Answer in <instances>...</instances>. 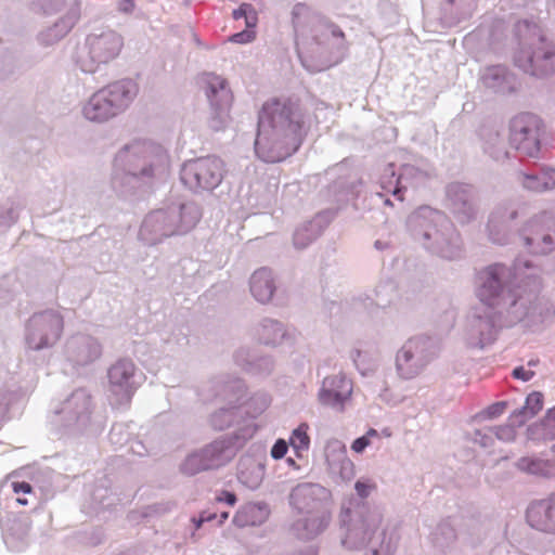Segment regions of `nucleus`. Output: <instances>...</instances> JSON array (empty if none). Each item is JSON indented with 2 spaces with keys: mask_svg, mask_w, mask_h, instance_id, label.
<instances>
[{
  "mask_svg": "<svg viewBox=\"0 0 555 555\" xmlns=\"http://www.w3.org/2000/svg\"><path fill=\"white\" fill-rule=\"evenodd\" d=\"M305 133L304 115L297 101L269 99L259 113L255 151L263 162H282L299 149Z\"/></svg>",
  "mask_w": 555,
  "mask_h": 555,
  "instance_id": "f257e3e1",
  "label": "nucleus"
},
{
  "mask_svg": "<svg viewBox=\"0 0 555 555\" xmlns=\"http://www.w3.org/2000/svg\"><path fill=\"white\" fill-rule=\"evenodd\" d=\"M516 33L519 49L515 54V63L525 73L543 77L555 72V50L537 24L522 21L517 23Z\"/></svg>",
  "mask_w": 555,
  "mask_h": 555,
  "instance_id": "f03ea898",
  "label": "nucleus"
},
{
  "mask_svg": "<svg viewBox=\"0 0 555 555\" xmlns=\"http://www.w3.org/2000/svg\"><path fill=\"white\" fill-rule=\"evenodd\" d=\"M138 94L131 80H119L93 93L83 105L82 113L91 121H106L124 112Z\"/></svg>",
  "mask_w": 555,
  "mask_h": 555,
  "instance_id": "7ed1b4c3",
  "label": "nucleus"
},
{
  "mask_svg": "<svg viewBox=\"0 0 555 555\" xmlns=\"http://www.w3.org/2000/svg\"><path fill=\"white\" fill-rule=\"evenodd\" d=\"M117 159L126 164L133 176H152L155 170L169 166V156L164 147L150 141L131 143L118 154Z\"/></svg>",
  "mask_w": 555,
  "mask_h": 555,
  "instance_id": "20e7f679",
  "label": "nucleus"
},
{
  "mask_svg": "<svg viewBox=\"0 0 555 555\" xmlns=\"http://www.w3.org/2000/svg\"><path fill=\"white\" fill-rule=\"evenodd\" d=\"M122 48L121 37L113 30L91 34L78 53V62L85 72H93L99 65L114 60Z\"/></svg>",
  "mask_w": 555,
  "mask_h": 555,
  "instance_id": "39448f33",
  "label": "nucleus"
},
{
  "mask_svg": "<svg viewBox=\"0 0 555 555\" xmlns=\"http://www.w3.org/2000/svg\"><path fill=\"white\" fill-rule=\"evenodd\" d=\"M223 176V164L217 157H203L185 163L181 180L192 190H211L218 186Z\"/></svg>",
  "mask_w": 555,
  "mask_h": 555,
  "instance_id": "423d86ee",
  "label": "nucleus"
},
{
  "mask_svg": "<svg viewBox=\"0 0 555 555\" xmlns=\"http://www.w3.org/2000/svg\"><path fill=\"white\" fill-rule=\"evenodd\" d=\"M201 81L212 108L211 127L215 130H221L230 120L233 103L232 91L227 81L215 74H204Z\"/></svg>",
  "mask_w": 555,
  "mask_h": 555,
  "instance_id": "0eeeda50",
  "label": "nucleus"
},
{
  "mask_svg": "<svg viewBox=\"0 0 555 555\" xmlns=\"http://www.w3.org/2000/svg\"><path fill=\"white\" fill-rule=\"evenodd\" d=\"M541 120L533 114L522 113L511 122L509 140L522 154L534 157L540 151Z\"/></svg>",
  "mask_w": 555,
  "mask_h": 555,
  "instance_id": "6e6552de",
  "label": "nucleus"
},
{
  "mask_svg": "<svg viewBox=\"0 0 555 555\" xmlns=\"http://www.w3.org/2000/svg\"><path fill=\"white\" fill-rule=\"evenodd\" d=\"M63 318L57 312L34 315L28 324L27 343L31 349H41L54 344L63 332Z\"/></svg>",
  "mask_w": 555,
  "mask_h": 555,
  "instance_id": "1a4fd4ad",
  "label": "nucleus"
},
{
  "mask_svg": "<svg viewBox=\"0 0 555 555\" xmlns=\"http://www.w3.org/2000/svg\"><path fill=\"white\" fill-rule=\"evenodd\" d=\"M504 268L502 266H490L478 273V289L477 296L480 301L488 307H499L506 302L508 297V305L516 304V299L512 298L509 293L505 294L501 284Z\"/></svg>",
  "mask_w": 555,
  "mask_h": 555,
  "instance_id": "9d476101",
  "label": "nucleus"
},
{
  "mask_svg": "<svg viewBox=\"0 0 555 555\" xmlns=\"http://www.w3.org/2000/svg\"><path fill=\"white\" fill-rule=\"evenodd\" d=\"M429 345L428 339L421 337L405 343L397 354V369L401 377L412 378L418 374L427 361Z\"/></svg>",
  "mask_w": 555,
  "mask_h": 555,
  "instance_id": "9b49d317",
  "label": "nucleus"
},
{
  "mask_svg": "<svg viewBox=\"0 0 555 555\" xmlns=\"http://www.w3.org/2000/svg\"><path fill=\"white\" fill-rule=\"evenodd\" d=\"M527 521L539 531L555 533V493L532 502L527 509Z\"/></svg>",
  "mask_w": 555,
  "mask_h": 555,
  "instance_id": "f8f14e48",
  "label": "nucleus"
},
{
  "mask_svg": "<svg viewBox=\"0 0 555 555\" xmlns=\"http://www.w3.org/2000/svg\"><path fill=\"white\" fill-rule=\"evenodd\" d=\"M362 539L366 541L369 547L366 555H392L396 550L393 534L380 527V519L366 522Z\"/></svg>",
  "mask_w": 555,
  "mask_h": 555,
  "instance_id": "ddd939ff",
  "label": "nucleus"
},
{
  "mask_svg": "<svg viewBox=\"0 0 555 555\" xmlns=\"http://www.w3.org/2000/svg\"><path fill=\"white\" fill-rule=\"evenodd\" d=\"M352 392V383L344 375H334L324 379L323 388L319 393L322 404L343 409L344 403Z\"/></svg>",
  "mask_w": 555,
  "mask_h": 555,
  "instance_id": "4468645a",
  "label": "nucleus"
},
{
  "mask_svg": "<svg viewBox=\"0 0 555 555\" xmlns=\"http://www.w3.org/2000/svg\"><path fill=\"white\" fill-rule=\"evenodd\" d=\"M134 364L130 360H119L108 370V379L112 391L115 395L124 396L130 401L134 387L131 379L134 375Z\"/></svg>",
  "mask_w": 555,
  "mask_h": 555,
  "instance_id": "2eb2a0df",
  "label": "nucleus"
},
{
  "mask_svg": "<svg viewBox=\"0 0 555 555\" xmlns=\"http://www.w3.org/2000/svg\"><path fill=\"white\" fill-rule=\"evenodd\" d=\"M219 452L214 447H208L201 452L191 454L182 464V472L188 476L216 468L220 465Z\"/></svg>",
  "mask_w": 555,
  "mask_h": 555,
  "instance_id": "dca6fc26",
  "label": "nucleus"
},
{
  "mask_svg": "<svg viewBox=\"0 0 555 555\" xmlns=\"http://www.w3.org/2000/svg\"><path fill=\"white\" fill-rule=\"evenodd\" d=\"M250 292L259 302H269L275 292L272 272L267 268L256 270L250 278Z\"/></svg>",
  "mask_w": 555,
  "mask_h": 555,
  "instance_id": "f3484780",
  "label": "nucleus"
},
{
  "mask_svg": "<svg viewBox=\"0 0 555 555\" xmlns=\"http://www.w3.org/2000/svg\"><path fill=\"white\" fill-rule=\"evenodd\" d=\"M233 18H244L247 29L232 35L231 41L235 43L251 42L256 37L254 28L257 26L258 23L257 12L253 8V5L248 3L241 4V7L237 10L233 11Z\"/></svg>",
  "mask_w": 555,
  "mask_h": 555,
  "instance_id": "a211bd4d",
  "label": "nucleus"
},
{
  "mask_svg": "<svg viewBox=\"0 0 555 555\" xmlns=\"http://www.w3.org/2000/svg\"><path fill=\"white\" fill-rule=\"evenodd\" d=\"M520 469L541 477L555 476V463L541 459L522 457L518 462Z\"/></svg>",
  "mask_w": 555,
  "mask_h": 555,
  "instance_id": "6ab92c4d",
  "label": "nucleus"
},
{
  "mask_svg": "<svg viewBox=\"0 0 555 555\" xmlns=\"http://www.w3.org/2000/svg\"><path fill=\"white\" fill-rule=\"evenodd\" d=\"M285 336L283 325L276 321H266L259 331V338L266 345H275Z\"/></svg>",
  "mask_w": 555,
  "mask_h": 555,
  "instance_id": "aec40b11",
  "label": "nucleus"
},
{
  "mask_svg": "<svg viewBox=\"0 0 555 555\" xmlns=\"http://www.w3.org/2000/svg\"><path fill=\"white\" fill-rule=\"evenodd\" d=\"M308 424L302 423L293 430L291 436L289 443L298 456H300L301 451H307L309 449L310 437L308 435Z\"/></svg>",
  "mask_w": 555,
  "mask_h": 555,
  "instance_id": "412c9836",
  "label": "nucleus"
},
{
  "mask_svg": "<svg viewBox=\"0 0 555 555\" xmlns=\"http://www.w3.org/2000/svg\"><path fill=\"white\" fill-rule=\"evenodd\" d=\"M9 481L13 493L16 495V502L21 505H27L26 494L34 495V489L29 482L16 479L15 474L9 476Z\"/></svg>",
  "mask_w": 555,
  "mask_h": 555,
  "instance_id": "4be33fe9",
  "label": "nucleus"
},
{
  "mask_svg": "<svg viewBox=\"0 0 555 555\" xmlns=\"http://www.w3.org/2000/svg\"><path fill=\"white\" fill-rule=\"evenodd\" d=\"M544 397L540 391H533L528 395L525 405L521 409L520 413L527 417L531 418L535 416L543 409Z\"/></svg>",
  "mask_w": 555,
  "mask_h": 555,
  "instance_id": "5701e85b",
  "label": "nucleus"
},
{
  "mask_svg": "<svg viewBox=\"0 0 555 555\" xmlns=\"http://www.w3.org/2000/svg\"><path fill=\"white\" fill-rule=\"evenodd\" d=\"M522 184L526 189L542 192L550 189L552 185L546 181V175L541 177L525 175Z\"/></svg>",
  "mask_w": 555,
  "mask_h": 555,
  "instance_id": "b1692460",
  "label": "nucleus"
},
{
  "mask_svg": "<svg viewBox=\"0 0 555 555\" xmlns=\"http://www.w3.org/2000/svg\"><path fill=\"white\" fill-rule=\"evenodd\" d=\"M543 436L546 439H555V406L550 409L542 422Z\"/></svg>",
  "mask_w": 555,
  "mask_h": 555,
  "instance_id": "393cba45",
  "label": "nucleus"
},
{
  "mask_svg": "<svg viewBox=\"0 0 555 555\" xmlns=\"http://www.w3.org/2000/svg\"><path fill=\"white\" fill-rule=\"evenodd\" d=\"M377 436V431L373 428H371L366 435L356 439L352 444H351V449L352 451H354L356 453H361L364 451V449L366 447L370 446L371 441H370V438L371 437H376Z\"/></svg>",
  "mask_w": 555,
  "mask_h": 555,
  "instance_id": "a878e982",
  "label": "nucleus"
},
{
  "mask_svg": "<svg viewBox=\"0 0 555 555\" xmlns=\"http://www.w3.org/2000/svg\"><path fill=\"white\" fill-rule=\"evenodd\" d=\"M376 488L375 483L366 482V481H357L354 485V489L359 496L365 499L370 495V493Z\"/></svg>",
  "mask_w": 555,
  "mask_h": 555,
  "instance_id": "bb28decb",
  "label": "nucleus"
},
{
  "mask_svg": "<svg viewBox=\"0 0 555 555\" xmlns=\"http://www.w3.org/2000/svg\"><path fill=\"white\" fill-rule=\"evenodd\" d=\"M287 443L283 439H279L271 449V456L275 460H280L285 456L287 452Z\"/></svg>",
  "mask_w": 555,
  "mask_h": 555,
  "instance_id": "cd10ccee",
  "label": "nucleus"
},
{
  "mask_svg": "<svg viewBox=\"0 0 555 555\" xmlns=\"http://www.w3.org/2000/svg\"><path fill=\"white\" fill-rule=\"evenodd\" d=\"M512 374L515 378L521 379L524 382H528L534 376L533 371L527 370L524 366L515 367Z\"/></svg>",
  "mask_w": 555,
  "mask_h": 555,
  "instance_id": "c85d7f7f",
  "label": "nucleus"
},
{
  "mask_svg": "<svg viewBox=\"0 0 555 555\" xmlns=\"http://www.w3.org/2000/svg\"><path fill=\"white\" fill-rule=\"evenodd\" d=\"M217 500L220 501V502L224 501L229 505H234L235 502H236V496L232 492L222 491L220 496L217 498Z\"/></svg>",
  "mask_w": 555,
  "mask_h": 555,
  "instance_id": "c756f323",
  "label": "nucleus"
},
{
  "mask_svg": "<svg viewBox=\"0 0 555 555\" xmlns=\"http://www.w3.org/2000/svg\"><path fill=\"white\" fill-rule=\"evenodd\" d=\"M506 404L504 402H500L496 404H493L489 408L488 413L491 416L500 415L504 412Z\"/></svg>",
  "mask_w": 555,
  "mask_h": 555,
  "instance_id": "7c9ffc66",
  "label": "nucleus"
},
{
  "mask_svg": "<svg viewBox=\"0 0 555 555\" xmlns=\"http://www.w3.org/2000/svg\"><path fill=\"white\" fill-rule=\"evenodd\" d=\"M542 240H543V243L545 244V247L541 248L540 251L541 253H545V251L551 249V247L553 245V241H552V237L550 235H544L542 237Z\"/></svg>",
  "mask_w": 555,
  "mask_h": 555,
  "instance_id": "2f4dec72",
  "label": "nucleus"
},
{
  "mask_svg": "<svg viewBox=\"0 0 555 555\" xmlns=\"http://www.w3.org/2000/svg\"><path fill=\"white\" fill-rule=\"evenodd\" d=\"M331 26H332V28H333V29H332V33H333V35H334V36H336V37H340V38H344V37H345L344 31H343L338 26H336V25H334V24H332Z\"/></svg>",
  "mask_w": 555,
  "mask_h": 555,
  "instance_id": "473e14b6",
  "label": "nucleus"
},
{
  "mask_svg": "<svg viewBox=\"0 0 555 555\" xmlns=\"http://www.w3.org/2000/svg\"><path fill=\"white\" fill-rule=\"evenodd\" d=\"M326 524H327V519H322L320 521L319 526L317 527V529L314 530V533H318L321 530H323L325 528Z\"/></svg>",
  "mask_w": 555,
  "mask_h": 555,
  "instance_id": "72a5a7b5",
  "label": "nucleus"
},
{
  "mask_svg": "<svg viewBox=\"0 0 555 555\" xmlns=\"http://www.w3.org/2000/svg\"><path fill=\"white\" fill-rule=\"evenodd\" d=\"M214 517L209 516V517H201L197 521H196V528H199L202 526V524L204 521H208V520H211Z\"/></svg>",
  "mask_w": 555,
  "mask_h": 555,
  "instance_id": "f704fd0d",
  "label": "nucleus"
},
{
  "mask_svg": "<svg viewBox=\"0 0 555 555\" xmlns=\"http://www.w3.org/2000/svg\"><path fill=\"white\" fill-rule=\"evenodd\" d=\"M127 4V7H125V11H128L130 10L132 7H133V0H124Z\"/></svg>",
  "mask_w": 555,
  "mask_h": 555,
  "instance_id": "c9c22d12",
  "label": "nucleus"
},
{
  "mask_svg": "<svg viewBox=\"0 0 555 555\" xmlns=\"http://www.w3.org/2000/svg\"><path fill=\"white\" fill-rule=\"evenodd\" d=\"M211 422H212L214 426L218 427L219 429H222V428H223V425H221V424H219V423H218V421H217V415H215V416L212 417V421H211Z\"/></svg>",
  "mask_w": 555,
  "mask_h": 555,
  "instance_id": "e433bc0d",
  "label": "nucleus"
},
{
  "mask_svg": "<svg viewBox=\"0 0 555 555\" xmlns=\"http://www.w3.org/2000/svg\"><path fill=\"white\" fill-rule=\"evenodd\" d=\"M400 194H401V191L399 189H396L393 191V195H396L400 201H403V197Z\"/></svg>",
  "mask_w": 555,
  "mask_h": 555,
  "instance_id": "4c0bfd02",
  "label": "nucleus"
},
{
  "mask_svg": "<svg viewBox=\"0 0 555 555\" xmlns=\"http://www.w3.org/2000/svg\"><path fill=\"white\" fill-rule=\"evenodd\" d=\"M153 219L158 220V216H157V215H153V216H151V217H150V220H153Z\"/></svg>",
  "mask_w": 555,
  "mask_h": 555,
  "instance_id": "58836bf2",
  "label": "nucleus"
},
{
  "mask_svg": "<svg viewBox=\"0 0 555 555\" xmlns=\"http://www.w3.org/2000/svg\"><path fill=\"white\" fill-rule=\"evenodd\" d=\"M526 243H527V245H531L532 244V240L531 238H526Z\"/></svg>",
  "mask_w": 555,
  "mask_h": 555,
  "instance_id": "ea45409f",
  "label": "nucleus"
},
{
  "mask_svg": "<svg viewBox=\"0 0 555 555\" xmlns=\"http://www.w3.org/2000/svg\"><path fill=\"white\" fill-rule=\"evenodd\" d=\"M537 363H538V360L537 361H533V360L529 361V365H535Z\"/></svg>",
  "mask_w": 555,
  "mask_h": 555,
  "instance_id": "a19ab883",
  "label": "nucleus"
},
{
  "mask_svg": "<svg viewBox=\"0 0 555 555\" xmlns=\"http://www.w3.org/2000/svg\"><path fill=\"white\" fill-rule=\"evenodd\" d=\"M228 516H229V514H228V513H222V518H223V519H227V518H228Z\"/></svg>",
  "mask_w": 555,
  "mask_h": 555,
  "instance_id": "79ce46f5",
  "label": "nucleus"
},
{
  "mask_svg": "<svg viewBox=\"0 0 555 555\" xmlns=\"http://www.w3.org/2000/svg\"><path fill=\"white\" fill-rule=\"evenodd\" d=\"M347 464L350 466V468H353V464L350 461H348Z\"/></svg>",
  "mask_w": 555,
  "mask_h": 555,
  "instance_id": "37998d69",
  "label": "nucleus"
},
{
  "mask_svg": "<svg viewBox=\"0 0 555 555\" xmlns=\"http://www.w3.org/2000/svg\"><path fill=\"white\" fill-rule=\"evenodd\" d=\"M299 236V232L296 233L295 240L297 241Z\"/></svg>",
  "mask_w": 555,
  "mask_h": 555,
  "instance_id": "c03bdc74",
  "label": "nucleus"
},
{
  "mask_svg": "<svg viewBox=\"0 0 555 555\" xmlns=\"http://www.w3.org/2000/svg\"><path fill=\"white\" fill-rule=\"evenodd\" d=\"M553 175L555 176V171H553Z\"/></svg>",
  "mask_w": 555,
  "mask_h": 555,
  "instance_id": "a18cd8bd",
  "label": "nucleus"
}]
</instances>
